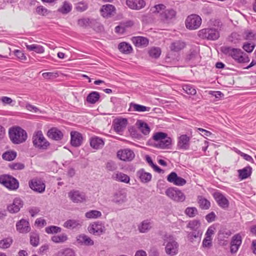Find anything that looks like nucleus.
I'll use <instances>...</instances> for the list:
<instances>
[{
    "label": "nucleus",
    "mask_w": 256,
    "mask_h": 256,
    "mask_svg": "<svg viewBox=\"0 0 256 256\" xmlns=\"http://www.w3.org/2000/svg\"><path fill=\"white\" fill-rule=\"evenodd\" d=\"M220 50L224 54L231 56L238 62L245 63L250 61L248 55L240 49L230 46H222Z\"/></svg>",
    "instance_id": "1"
},
{
    "label": "nucleus",
    "mask_w": 256,
    "mask_h": 256,
    "mask_svg": "<svg viewBox=\"0 0 256 256\" xmlns=\"http://www.w3.org/2000/svg\"><path fill=\"white\" fill-rule=\"evenodd\" d=\"M8 135L11 142L16 144L25 142L28 138L26 131L18 126L10 128L8 130Z\"/></svg>",
    "instance_id": "2"
},
{
    "label": "nucleus",
    "mask_w": 256,
    "mask_h": 256,
    "mask_svg": "<svg viewBox=\"0 0 256 256\" xmlns=\"http://www.w3.org/2000/svg\"><path fill=\"white\" fill-rule=\"evenodd\" d=\"M33 146L40 150H46L50 145L41 130L36 132L32 137Z\"/></svg>",
    "instance_id": "3"
},
{
    "label": "nucleus",
    "mask_w": 256,
    "mask_h": 256,
    "mask_svg": "<svg viewBox=\"0 0 256 256\" xmlns=\"http://www.w3.org/2000/svg\"><path fill=\"white\" fill-rule=\"evenodd\" d=\"M164 244L166 246V252L168 254L174 256L178 254V244L172 236H165Z\"/></svg>",
    "instance_id": "4"
},
{
    "label": "nucleus",
    "mask_w": 256,
    "mask_h": 256,
    "mask_svg": "<svg viewBox=\"0 0 256 256\" xmlns=\"http://www.w3.org/2000/svg\"><path fill=\"white\" fill-rule=\"evenodd\" d=\"M165 193L170 198L176 202H182L186 199L184 192L176 188H169L166 190Z\"/></svg>",
    "instance_id": "5"
},
{
    "label": "nucleus",
    "mask_w": 256,
    "mask_h": 256,
    "mask_svg": "<svg viewBox=\"0 0 256 256\" xmlns=\"http://www.w3.org/2000/svg\"><path fill=\"white\" fill-rule=\"evenodd\" d=\"M198 36L202 39L214 40L219 38L220 34L216 28H206L199 30Z\"/></svg>",
    "instance_id": "6"
},
{
    "label": "nucleus",
    "mask_w": 256,
    "mask_h": 256,
    "mask_svg": "<svg viewBox=\"0 0 256 256\" xmlns=\"http://www.w3.org/2000/svg\"><path fill=\"white\" fill-rule=\"evenodd\" d=\"M0 183L10 190H16L19 186L18 180L9 175L0 176Z\"/></svg>",
    "instance_id": "7"
},
{
    "label": "nucleus",
    "mask_w": 256,
    "mask_h": 256,
    "mask_svg": "<svg viewBox=\"0 0 256 256\" xmlns=\"http://www.w3.org/2000/svg\"><path fill=\"white\" fill-rule=\"evenodd\" d=\"M201 24V18L196 14H192L188 16L185 22L186 28L190 30L198 29Z\"/></svg>",
    "instance_id": "8"
},
{
    "label": "nucleus",
    "mask_w": 256,
    "mask_h": 256,
    "mask_svg": "<svg viewBox=\"0 0 256 256\" xmlns=\"http://www.w3.org/2000/svg\"><path fill=\"white\" fill-rule=\"evenodd\" d=\"M128 121L126 118H116L112 122V127L114 130L119 134H122L124 131Z\"/></svg>",
    "instance_id": "9"
},
{
    "label": "nucleus",
    "mask_w": 256,
    "mask_h": 256,
    "mask_svg": "<svg viewBox=\"0 0 256 256\" xmlns=\"http://www.w3.org/2000/svg\"><path fill=\"white\" fill-rule=\"evenodd\" d=\"M88 230L95 236H100L105 232V226L100 222H96L90 224L88 227Z\"/></svg>",
    "instance_id": "10"
},
{
    "label": "nucleus",
    "mask_w": 256,
    "mask_h": 256,
    "mask_svg": "<svg viewBox=\"0 0 256 256\" xmlns=\"http://www.w3.org/2000/svg\"><path fill=\"white\" fill-rule=\"evenodd\" d=\"M117 156L122 160L130 162L134 158L135 154L132 150L129 148H125L119 150L117 152Z\"/></svg>",
    "instance_id": "11"
},
{
    "label": "nucleus",
    "mask_w": 256,
    "mask_h": 256,
    "mask_svg": "<svg viewBox=\"0 0 256 256\" xmlns=\"http://www.w3.org/2000/svg\"><path fill=\"white\" fill-rule=\"evenodd\" d=\"M29 186L31 189L39 193L43 192L46 188L45 184L42 180L38 178L32 180L29 182Z\"/></svg>",
    "instance_id": "12"
},
{
    "label": "nucleus",
    "mask_w": 256,
    "mask_h": 256,
    "mask_svg": "<svg viewBox=\"0 0 256 256\" xmlns=\"http://www.w3.org/2000/svg\"><path fill=\"white\" fill-rule=\"evenodd\" d=\"M116 11L114 6L110 4L103 5L100 10L102 16L105 18H109L114 16Z\"/></svg>",
    "instance_id": "13"
},
{
    "label": "nucleus",
    "mask_w": 256,
    "mask_h": 256,
    "mask_svg": "<svg viewBox=\"0 0 256 256\" xmlns=\"http://www.w3.org/2000/svg\"><path fill=\"white\" fill-rule=\"evenodd\" d=\"M167 180L178 186H184L186 182L184 178L178 176L175 172H172L168 176Z\"/></svg>",
    "instance_id": "14"
},
{
    "label": "nucleus",
    "mask_w": 256,
    "mask_h": 256,
    "mask_svg": "<svg viewBox=\"0 0 256 256\" xmlns=\"http://www.w3.org/2000/svg\"><path fill=\"white\" fill-rule=\"evenodd\" d=\"M214 197L218 205L222 208H226L228 207L229 202L226 196L219 192H215Z\"/></svg>",
    "instance_id": "15"
},
{
    "label": "nucleus",
    "mask_w": 256,
    "mask_h": 256,
    "mask_svg": "<svg viewBox=\"0 0 256 256\" xmlns=\"http://www.w3.org/2000/svg\"><path fill=\"white\" fill-rule=\"evenodd\" d=\"M68 196L70 200L76 203L82 202L86 200L85 194L78 190H72L68 192Z\"/></svg>",
    "instance_id": "16"
},
{
    "label": "nucleus",
    "mask_w": 256,
    "mask_h": 256,
    "mask_svg": "<svg viewBox=\"0 0 256 256\" xmlns=\"http://www.w3.org/2000/svg\"><path fill=\"white\" fill-rule=\"evenodd\" d=\"M190 138L186 134H182L178 138V147L179 149L186 150L190 146Z\"/></svg>",
    "instance_id": "17"
},
{
    "label": "nucleus",
    "mask_w": 256,
    "mask_h": 256,
    "mask_svg": "<svg viewBox=\"0 0 256 256\" xmlns=\"http://www.w3.org/2000/svg\"><path fill=\"white\" fill-rule=\"evenodd\" d=\"M242 242V238L240 234L234 235L230 242V252L236 253L238 250Z\"/></svg>",
    "instance_id": "18"
},
{
    "label": "nucleus",
    "mask_w": 256,
    "mask_h": 256,
    "mask_svg": "<svg viewBox=\"0 0 256 256\" xmlns=\"http://www.w3.org/2000/svg\"><path fill=\"white\" fill-rule=\"evenodd\" d=\"M23 206V202L20 198H16L14 200L12 204L8 206V211L12 214L16 213L20 211Z\"/></svg>",
    "instance_id": "19"
},
{
    "label": "nucleus",
    "mask_w": 256,
    "mask_h": 256,
    "mask_svg": "<svg viewBox=\"0 0 256 256\" xmlns=\"http://www.w3.org/2000/svg\"><path fill=\"white\" fill-rule=\"evenodd\" d=\"M126 4L129 8L134 10H140L146 6L144 0H126Z\"/></svg>",
    "instance_id": "20"
},
{
    "label": "nucleus",
    "mask_w": 256,
    "mask_h": 256,
    "mask_svg": "<svg viewBox=\"0 0 256 256\" xmlns=\"http://www.w3.org/2000/svg\"><path fill=\"white\" fill-rule=\"evenodd\" d=\"M70 144L74 147L80 146L82 142L83 138L82 134L78 132H70Z\"/></svg>",
    "instance_id": "21"
},
{
    "label": "nucleus",
    "mask_w": 256,
    "mask_h": 256,
    "mask_svg": "<svg viewBox=\"0 0 256 256\" xmlns=\"http://www.w3.org/2000/svg\"><path fill=\"white\" fill-rule=\"evenodd\" d=\"M47 136L50 138L55 140H59L62 138L64 134L58 128H52L48 130Z\"/></svg>",
    "instance_id": "22"
},
{
    "label": "nucleus",
    "mask_w": 256,
    "mask_h": 256,
    "mask_svg": "<svg viewBox=\"0 0 256 256\" xmlns=\"http://www.w3.org/2000/svg\"><path fill=\"white\" fill-rule=\"evenodd\" d=\"M76 242L81 246H92L94 244V241L90 238L84 234H81L77 236Z\"/></svg>",
    "instance_id": "23"
},
{
    "label": "nucleus",
    "mask_w": 256,
    "mask_h": 256,
    "mask_svg": "<svg viewBox=\"0 0 256 256\" xmlns=\"http://www.w3.org/2000/svg\"><path fill=\"white\" fill-rule=\"evenodd\" d=\"M18 231L20 233H27L30 230V227L28 221L22 219L16 224Z\"/></svg>",
    "instance_id": "24"
},
{
    "label": "nucleus",
    "mask_w": 256,
    "mask_h": 256,
    "mask_svg": "<svg viewBox=\"0 0 256 256\" xmlns=\"http://www.w3.org/2000/svg\"><path fill=\"white\" fill-rule=\"evenodd\" d=\"M126 194L123 190L116 192L113 196L112 202L118 204H122L126 201Z\"/></svg>",
    "instance_id": "25"
},
{
    "label": "nucleus",
    "mask_w": 256,
    "mask_h": 256,
    "mask_svg": "<svg viewBox=\"0 0 256 256\" xmlns=\"http://www.w3.org/2000/svg\"><path fill=\"white\" fill-rule=\"evenodd\" d=\"M187 60L191 61L194 64H198L200 62L201 57L200 55L198 48H195L190 50V54L187 56Z\"/></svg>",
    "instance_id": "26"
},
{
    "label": "nucleus",
    "mask_w": 256,
    "mask_h": 256,
    "mask_svg": "<svg viewBox=\"0 0 256 256\" xmlns=\"http://www.w3.org/2000/svg\"><path fill=\"white\" fill-rule=\"evenodd\" d=\"M176 12L173 9H168L160 14V18L164 22H168L170 20L174 18Z\"/></svg>",
    "instance_id": "27"
},
{
    "label": "nucleus",
    "mask_w": 256,
    "mask_h": 256,
    "mask_svg": "<svg viewBox=\"0 0 256 256\" xmlns=\"http://www.w3.org/2000/svg\"><path fill=\"white\" fill-rule=\"evenodd\" d=\"M112 178L116 181L128 184L130 180V178L127 174L120 172H116L112 176Z\"/></svg>",
    "instance_id": "28"
},
{
    "label": "nucleus",
    "mask_w": 256,
    "mask_h": 256,
    "mask_svg": "<svg viewBox=\"0 0 256 256\" xmlns=\"http://www.w3.org/2000/svg\"><path fill=\"white\" fill-rule=\"evenodd\" d=\"M132 43L137 47H145L148 44V40L143 36H134L132 38Z\"/></svg>",
    "instance_id": "29"
},
{
    "label": "nucleus",
    "mask_w": 256,
    "mask_h": 256,
    "mask_svg": "<svg viewBox=\"0 0 256 256\" xmlns=\"http://www.w3.org/2000/svg\"><path fill=\"white\" fill-rule=\"evenodd\" d=\"M104 144V142L102 138L98 136H94L90 138V145L94 149L102 148Z\"/></svg>",
    "instance_id": "30"
},
{
    "label": "nucleus",
    "mask_w": 256,
    "mask_h": 256,
    "mask_svg": "<svg viewBox=\"0 0 256 256\" xmlns=\"http://www.w3.org/2000/svg\"><path fill=\"white\" fill-rule=\"evenodd\" d=\"M137 176L140 179V181L144 183H146L150 181L152 179V174L144 171V169H140L136 172Z\"/></svg>",
    "instance_id": "31"
},
{
    "label": "nucleus",
    "mask_w": 256,
    "mask_h": 256,
    "mask_svg": "<svg viewBox=\"0 0 256 256\" xmlns=\"http://www.w3.org/2000/svg\"><path fill=\"white\" fill-rule=\"evenodd\" d=\"M152 222L150 220H144L138 226V230L141 233H146L152 228Z\"/></svg>",
    "instance_id": "32"
},
{
    "label": "nucleus",
    "mask_w": 256,
    "mask_h": 256,
    "mask_svg": "<svg viewBox=\"0 0 256 256\" xmlns=\"http://www.w3.org/2000/svg\"><path fill=\"white\" fill-rule=\"evenodd\" d=\"M150 108L144 106L131 102L130 104L129 111H134L138 112H149Z\"/></svg>",
    "instance_id": "33"
},
{
    "label": "nucleus",
    "mask_w": 256,
    "mask_h": 256,
    "mask_svg": "<svg viewBox=\"0 0 256 256\" xmlns=\"http://www.w3.org/2000/svg\"><path fill=\"white\" fill-rule=\"evenodd\" d=\"M136 125L144 135L149 134L150 130L148 124L141 120H138Z\"/></svg>",
    "instance_id": "34"
},
{
    "label": "nucleus",
    "mask_w": 256,
    "mask_h": 256,
    "mask_svg": "<svg viewBox=\"0 0 256 256\" xmlns=\"http://www.w3.org/2000/svg\"><path fill=\"white\" fill-rule=\"evenodd\" d=\"M238 172L241 180L246 179L251 175L252 168L250 166H247L242 170H239Z\"/></svg>",
    "instance_id": "35"
},
{
    "label": "nucleus",
    "mask_w": 256,
    "mask_h": 256,
    "mask_svg": "<svg viewBox=\"0 0 256 256\" xmlns=\"http://www.w3.org/2000/svg\"><path fill=\"white\" fill-rule=\"evenodd\" d=\"M80 226L81 224L80 220L73 219L67 220L63 224L64 227L65 228L71 230L74 229Z\"/></svg>",
    "instance_id": "36"
},
{
    "label": "nucleus",
    "mask_w": 256,
    "mask_h": 256,
    "mask_svg": "<svg viewBox=\"0 0 256 256\" xmlns=\"http://www.w3.org/2000/svg\"><path fill=\"white\" fill-rule=\"evenodd\" d=\"M172 138L167 136L164 139L161 140L158 143H156V147L160 148H169L172 144Z\"/></svg>",
    "instance_id": "37"
},
{
    "label": "nucleus",
    "mask_w": 256,
    "mask_h": 256,
    "mask_svg": "<svg viewBox=\"0 0 256 256\" xmlns=\"http://www.w3.org/2000/svg\"><path fill=\"white\" fill-rule=\"evenodd\" d=\"M68 240V236L65 233L60 234L53 236L51 238V240L56 244H62Z\"/></svg>",
    "instance_id": "38"
},
{
    "label": "nucleus",
    "mask_w": 256,
    "mask_h": 256,
    "mask_svg": "<svg viewBox=\"0 0 256 256\" xmlns=\"http://www.w3.org/2000/svg\"><path fill=\"white\" fill-rule=\"evenodd\" d=\"M26 46L28 50L34 51L38 54H42L44 52V48L38 44H26Z\"/></svg>",
    "instance_id": "39"
},
{
    "label": "nucleus",
    "mask_w": 256,
    "mask_h": 256,
    "mask_svg": "<svg viewBox=\"0 0 256 256\" xmlns=\"http://www.w3.org/2000/svg\"><path fill=\"white\" fill-rule=\"evenodd\" d=\"M120 52L124 54H130L132 50V46L126 42H120L118 46Z\"/></svg>",
    "instance_id": "40"
},
{
    "label": "nucleus",
    "mask_w": 256,
    "mask_h": 256,
    "mask_svg": "<svg viewBox=\"0 0 256 256\" xmlns=\"http://www.w3.org/2000/svg\"><path fill=\"white\" fill-rule=\"evenodd\" d=\"M198 204L202 210H208L210 206L209 200L202 196H198Z\"/></svg>",
    "instance_id": "41"
},
{
    "label": "nucleus",
    "mask_w": 256,
    "mask_h": 256,
    "mask_svg": "<svg viewBox=\"0 0 256 256\" xmlns=\"http://www.w3.org/2000/svg\"><path fill=\"white\" fill-rule=\"evenodd\" d=\"M100 96L98 92H92L88 94L86 97V100L90 104H95L100 99Z\"/></svg>",
    "instance_id": "42"
},
{
    "label": "nucleus",
    "mask_w": 256,
    "mask_h": 256,
    "mask_svg": "<svg viewBox=\"0 0 256 256\" xmlns=\"http://www.w3.org/2000/svg\"><path fill=\"white\" fill-rule=\"evenodd\" d=\"M202 234V232L201 230L192 231L188 233V238L192 242L194 241V239L197 238H198L199 241H200Z\"/></svg>",
    "instance_id": "43"
},
{
    "label": "nucleus",
    "mask_w": 256,
    "mask_h": 256,
    "mask_svg": "<svg viewBox=\"0 0 256 256\" xmlns=\"http://www.w3.org/2000/svg\"><path fill=\"white\" fill-rule=\"evenodd\" d=\"M17 154L15 151H7L4 152L2 155L4 160L8 161H12L16 158Z\"/></svg>",
    "instance_id": "44"
},
{
    "label": "nucleus",
    "mask_w": 256,
    "mask_h": 256,
    "mask_svg": "<svg viewBox=\"0 0 256 256\" xmlns=\"http://www.w3.org/2000/svg\"><path fill=\"white\" fill-rule=\"evenodd\" d=\"M102 214L100 211L97 210H90L85 214V216L90 219L100 218Z\"/></svg>",
    "instance_id": "45"
},
{
    "label": "nucleus",
    "mask_w": 256,
    "mask_h": 256,
    "mask_svg": "<svg viewBox=\"0 0 256 256\" xmlns=\"http://www.w3.org/2000/svg\"><path fill=\"white\" fill-rule=\"evenodd\" d=\"M40 242V237L38 233L31 232L30 234V243L33 246H37Z\"/></svg>",
    "instance_id": "46"
},
{
    "label": "nucleus",
    "mask_w": 256,
    "mask_h": 256,
    "mask_svg": "<svg viewBox=\"0 0 256 256\" xmlns=\"http://www.w3.org/2000/svg\"><path fill=\"white\" fill-rule=\"evenodd\" d=\"M184 46L185 44L184 42L178 40L172 44L170 46V49L172 50L178 52L184 48Z\"/></svg>",
    "instance_id": "47"
},
{
    "label": "nucleus",
    "mask_w": 256,
    "mask_h": 256,
    "mask_svg": "<svg viewBox=\"0 0 256 256\" xmlns=\"http://www.w3.org/2000/svg\"><path fill=\"white\" fill-rule=\"evenodd\" d=\"M94 20L88 18H82L78 21V25L82 27L86 28L92 24Z\"/></svg>",
    "instance_id": "48"
},
{
    "label": "nucleus",
    "mask_w": 256,
    "mask_h": 256,
    "mask_svg": "<svg viewBox=\"0 0 256 256\" xmlns=\"http://www.w3.org/2000/svg\"><path fill=\"white\" fill-rule=\"evenodd\" d=\"M72 8V6L69 2H64L62 6L58 8V11L62 14H66L71 11Z\"/></svg>",
    "instance_id": "49"
},
{
    "label": "nucleus",
    "mask_w": 256,
    "mask_h": 256,
    "mask_svg": "<svg viewBox=\"0 0 256 256\" xmlns=\"http://www.w3.org/2000/svg\"><path fill=\"white\" fill-rule=\"evenodd\" d=\"M62 228L55 226H50L45 228V232L48 234H56L60 232Z\"/></svg>",
    "instance_id": "50"
},
{
    "label": "nucleus",
    "mask_w": 256,
    "mask_h": 256,
    "mask_svg": "<svg viewBox=\"0 0 256 256\" xmlns=\"http://www.w3.org/2000/svg\"><path fill=\"white\" fill-rule=\"evenodd\" d=\"M58 256H76L74 251L70 248L60 250L58 252Z\"/></svg>",
    "instance_id": "51"
},
{
    "label": "nucleus",
    "mask_w": 256,
    "mask_h": 256,
    "mask_svg": "<svg viewBox=\"0 0 256 256\" xmlns=\"http://www.w3.org/2000/svg\"><path fill=\"white\" fill-rule=\"evenodd\" d=\"M200 222L198 220H193L190 221L188 224V227L192 231L200 230Z\"/></svg>",
    "instance_id": "52"
},
{
    "label": "nucleus",
    "mask_w": 256,
    "mask_h": 256,
    "mask_svg": "<svg viewBox=\"0 0 256 256\" xmlns=\"http://www.w3.org/2000/svg\"><path fill=\"white\" fill-rule=\"evenodd\" d=\"M12 239L11 238H6L0 240V248L5 249L9 248L12 242Z\"/></svg>",
    "instance_id": "53"
},
{
    "label": "nucleus",
    "mask_w": 256,
    "mask_h": 256,
    "mask_svg": "<svg viewBox=\"0 0 256 256\" xmlns=\"http://www.w3.org/2000/svg\"><path fill=\"white\" fill-rule=\"evenodd\" d=\"M244 37L246 40L256 41V34L252 30H246L244 32Z\"/></svg>",
    "instance_id": "54"
},
{
    "label": "nucleus",
    "mask_w": 256,
    "mask_h": 256,
    "mask_svg": "<svg viewBox=\"0 0 256 256\" xmlns=\"http://www.w3.org/2000/svg\"><path fill=\"white\" fill-rule=\"evenodd\" d=\"M149 55L152 58H157L161 54V50L159 48H152L149 50Z\"/></svg>",
    "instance_id": "55"
},
{
    "label": "nucleus",
    "mask_w": 256,
    "mask_h": 256,
    "mask_svg": "<svg viewBox=\"0 0 256 256\" xmlns=\"http://www.w3.org/2000/svg\"><path fill=\"white\" fill-rule=\"evenodd\" d=\"M234 150L236 154L242 156L246 160L250 162L251 163H254V160L250 156L242 152L236 148H234Z\"/></svg>",
    "instance_id": "56"
},
{
    "label": "nucleus",
    "mask_w": 256,
    "mask_h": 256,
    "mask_svg": "<svg viewBox=\"0 0 256 256\" xmlns=\"http://www.w3.org/2000/svg\"><path fill=\"white\" fill-rule=\"evenodd\" d=\"M182 88L188 94L194 95L196 92L194 88L190 84H184Z\"/></svg>",
    "instance_id": "57"
},
{
    "label": "nucleus",
    "mask_w": 256,
    "mask_h": 256,
    "mask_svg": "<svg viewBox=\"0 0 256 256\" xmlns=\"http://www.w3.org/2000/svg\"><path fill=\"white\" fill-rule=\"evenodd\" d=\"M184 212L190 218H193L198 214V210L195 207H188L186 208Z\"/></svg>",
    "instance_id": "58"
},
{
    "label": "nucleus",
    "mask_w": 256,
    "mask_h": 256,
    "mask_svg": "<svg viewBox=\"0 0 256 256\" xmlns=\"http://www.w3.org/2000/svg\"><path fill=\"white\" fill-rule=\"evenodd\" d=\"M242 40V36L236 32H232L229 38V40L234 44Z\"/></svg>",
    "instance_id": "59"
},
{
    "label": "nucleus",
    "mask_w": 256,
    "mask_h": 256,
    "mask_svg": "<svg viewBox=\"0 0 256 256\" xmlns=\"http://www.w3.org/2000/svg\"><path fill=\"white\" fill-rule=\"evenodd\" d=\"M8 167L12 170H22L24 169L25 166L21 162H12L8 164Z\"/></svg>",
    "instance_id": "60"
},
{
    "label": "nucleus",
    "mask_w": 256,
    "mask_h": 256,
    "mask_svg": "<svg viewBox=\"0 0 256 256\" xmlns=\"http://www.w3.org/2000/svg\"><path fill=\"white\" fill-rule=\"evenodd\" d=\"M168 135L162 132H158L156 133L154 135L153 138L156 142V143H158L161 140L164 139Z\"/></svg>",
    "instance_id": "61"
},
{
    "label": "nucleus",
    "mask_w": 256,
    "mask_h": 256,
    "mask_svg": "<svg viewBox=\"0 0 256 256\" xmlns=\"http://www.w3.org/2000/svg\"><path fill=\"white\" fill-rule=\"evenodd\" d=\"M256 45L249 42L244 43L242 46L243 49L248 52H251L254 48Z\"/></svg>",
    "instance_id": "62"
},
{
    "label": "nucleus",
    "mask_w": 256,
    "mask_h": 256,
    "mask_svg": "<svg viewBox=\"0 0 256 256\" xmlns=\"http://www.w3.org/2000/svg\"><path fill=\"white\" fill-rule=\"evenodd\" d=\"M88 8V5L87 4L82 2H80L77 4L76 9L80 12H84Z\"/></svg>",
    "instance_id": "63"
},
{
    "label": "nucleus",
    "mask_w": 256,
    "mask_h": 256,
    "mask_svg": "<svg viewBox=\"0 0 256 256\" xmlns=\"http://www.w3.org/2000/svg\"><path fill=\"white\" fill-rule=\"evenodd\" d=\"M212 246V238L205 237L202 241V246L205 248H210Z\"/></svg>",
    "instance_id": "64"
}]
</instances>
